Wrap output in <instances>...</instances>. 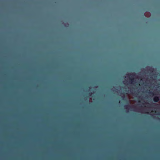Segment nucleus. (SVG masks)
I'll use <instances>...</instances> for the list:
<instances>
[{
	"mask_svg": "<svg viewBox=\"0 0 160 160\" xmlns=\"http://www.w3.org/2000/svg\"><path fill=\"white\" fill-rule=\"evenodd\" d=\"M18 8H19V6H18Z\"/></svg>",
	"mask_w": 160,
	"mask_h": 160,
	"instance_id": "nucleus-9",
	"label": "nucleus"
},
{
	"mask_svg": "<svg viewBox=\"0 0 160 160\" xmlns=\"http://www.w3.org/2000/svg\"><path fill=\"white\" fill-rule=\"evenodd\" d=\"M151 106H160V105L158 104H154L153 105H152Z\"/></svg>",
	"mask_w": 160,
	"mask_h": 160,
	"instance_id": "nucleus-3",
	"label": "nucleus"
},
{
	"mask_svg": "<svg viewBox=\"0 0 160 160\" xmlns=\"http://www.w3.org/2000/svg\"><path fill=\"white\" fill-rule=\"evenodd\" d=\"M149 93L151 94L152 95H154V93L152 92H149Z\"/></svg>",
	"mask_w": 160,
	"mask_h": 160,
	"instance_id": "nucleus-5",
	"label": "nucleus"
},
{
	"mask_svg": "<svg viewBox=\"0 0 160 160\" xmlns=\"http://www.w3.org/2000/svg\"><path fill=\"white\" fill-rule=\"evenodd\" d=\"M130 80L131 83H132L133 82L134 80V79L133 78H130Z\"/></svg>",
	"mask_w": 160,
	"mask_h": 160,
	"instance_id": "nucleus-2",
	"label": "nucleus"
},
{
	"mask_svg": "<svg viewBox=\"0 0 160 160\" xmlns=\"http://www.w3.org/2000/svg\"><path fill=\"white\" fill-rule=\"evenodd\" d=\"M153 100L155 102H157L159 100V98L158 97L155 96L153 98Z\"/></svg>",
	"mask_w": 160,
	"mask_h": 160,
	"instance_id": "nucleus-1",
	"label": "nucleus"
},
{
	"mask_svg": "<svg viewBox=\"0 0 160 160\" xmlns=\"http://www.w3.org/2000/svg\"><path fill=\"white\" fill-rule=\"evenodd\" d=\"M18 13H19V11H18Z\"/></svg>",
	"mask_w": 160,
	"mask_h": 160,
	"instance_id": "nucleus-8",
	"label": "nucleus"
},
{
	"mask_svg": "<svg viewBox=\"0 0 160 160\" xmlns=\"http://www.w3.org/2000/svg\"><path fill=\"white\" fill-rule=\"evenodd\" d=\"M134 75H135V74H132V75L131 76L132 77V76H134Z\"/></svg>",
	"mask_w": 160,
	"mask_h": 160,
	"instance_id": "nucleus-7",
	"label": "nucleus"
},
{
	"mask_svg": "<svg viewBox=\"0 0 160 160\" xmlns=\"http://www.w3.org/2000/svg\"><path fill=\"white\" fill-rule=\"evenodd\" d=\"M124 107H126V108H127V107H130V108H131V107H131V106H130L129 104H128V105H125V106H124Z\"/></svg>",
	"mask_w": 160,
	"mask_h": 160,
	"instance_id": "nucleus-4",
	"label": "nucleus"
},
{
	"mask_svg": "<svg viewBox=\"0 0 160 160\" xmlns=\"http://www.w3.org/2000/svg\"><path fill=\"white\" fill-rule=\"evenodd\" d=\"M131 74H126L127 75H128L129 76H131Z\"/></svg>",
	"mask_w": 160,
	"mask_h": 160,
	"instance_id": "nucleus-6",
	"label": "nucleus"
}]
</instances>
